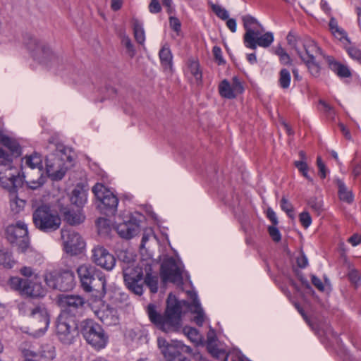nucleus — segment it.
I'll return each instance as SVG.
<instances>
[{"instance_id": "f257e3e1", "label": "nucleus", "mask_w": 361, "mask_h": 361, "mask_svg": "<svg viewBox=\"0 0 361 361\" xmlns=\"http://www.w3.org/2000/svg\"><path fill=\"white\" fill-rule=\"evenodd\" d=\"M166 303L164 314H161L157 306L152 303L147 305V312L149 320L163 331H174L180 326L182 304L185 305L186 302L178 301L174 295L169 294Z\"/></svg>"}, {"instance_id": "f03ea898", "label": "nucleus", "mask_w": 361, "mask_h": 361, "mask_svg": "<svg viewBox=\"0 0 361 361\" xmlns=\"http://www.w3.org/2000/svg\"><path fill=\"white\" fill-rule=\"evenodd\" d=\"M286 39L288 45L295 51L297 55L306 65L311 75L317 77L320 72V66L316 58L319 54H322L317 44L313 40L301 38L292 32L288 34Z\"/></svg>"}, {"instance_id": "7ed1b4c3", "label": "nucleus", "mask_w": 361, "mask_h": 361, "mask_svg": "<svg viewBox=\"0 0 361 361\" xmlns=\"http://www.w3.org/2000/svg\"><path fill=\"white\" fill-rule=\"evenodd\" d=\"M18 311L21 315L30 319L35 331L34 336H41L46 332L50 320L47 310L44 304L27 299L19 303Z\"/></svg>"}, {"instance_id": "20e7f679", "label": "nucleus", "mask_w": 361, "mask_h": 361, "mask_svg": "<svg viewBox=\"0 0 361 361\" xmlns=\"http://www.w3.org/2000/svg\"><path fill=\"white\" fill-rule=\"evenodd\" d=\"M81 286L88 293H94L95 296L103 298L106 294V281L102 271L91 264H82L77 269Z\"/></svg>"}, {"instance_id": "39448f33", "label": "nucleus", "mask_w": 361, "mask_h": 361, "mask_svg": "<svg viewBox=\"0 0 361 361\" xmlns=\"http://www.w3.org/2000/svg\"><path fill=\"white\" fill-rule=\"evenodd\" d=\"M55 147L54 153L46 159V169L51 179L58 180L63 178L68 169L67 163H71L72 159L68 154V149L65 146L57 145Z\"/></svg>"}, {"instance_id": "423d86ee", "label": "nucleus", "mask_w": 361, "mask_h": 361, "mask_svg": "<svg viewBox=\"0 0 361 361\" xmlns=\"http://www.w3.org/2000/svg\"><path fill=\"white\" fill-rule=\"evenodd\" d=\"M12 162L13 158L0 147V183L9 190L20 187L25 180Z\"/></svg>"}, {"instance_id": "0eeeda50", "label": "nucleus", "mask_w": 361, "mask_h": 361, "mask_svg": "<svg viewBox=\"0 0 361 361\" xmlns=\"http://www.w3.org/2000/svg\"><path fill=\"white\" fill-rule=\"evenodd\" d=\"M23 176L27 185L32 189L40 187L43 183L42 159L34 153L23 159Z\"/></svg>"}, {"instance_id": "6e6552de", "label": "nucleus", "mask_w": 361, "mask_h": 361, "mask_svg": "<svg viewBox=\"0 0 361 361\" xmlns=\"http://www.w3.org/2000/svg\"><path fill=\"white\" fill-rule=\"evenodd\" d=\"M120 257L127 267H123L124 282L127 288L137 295H141L143 293V286L142 283V271L139 267H133L134 259L132 255H127L126 252L122 253Z\"/></svg>"}, {"instance_id": "1a4fd4ad", "label": "nucleus", "mask_w": 361, "mask_h": 361, "mask_svg": "<svg viewBox=\"0 0 361 361\" xmlns=\"http://www.w3.org/2000/svg\"><path fill=\"white\" fill-rule=\"evenodd\" d=\"M32 221L37 229L45 233L56 231L61 224L57 212L47 205L38 207L33 212Z\"/></svg>"}, {"instance_id": "9d476101", "label": "nucleus", "mask_w": 361, "mask_h": 361, "mask_svg": "<svg viewBox=\"0 0 361 361\" xmlns=\"http://www.w3.org/2000/svg\"><path fill=\"white\" fill-rule=\"evenodd\" d=\"M25 45L28 50L32 53L35 60L47 66H58L62 61L59 56L52 51L49 46L38 42L36 39L30 37Z\"/></svg>"}, {"instance_id": "9b49d317", "label": "nucleus", "mask_w": 361, "mask_h": 361, "mask_svg": "<svg viewBox=\"0 0 361 361\" xmlns=\"http://www.w3.org/2000/svg\"><path fill=\"white\" fill-rule=\"evenodd\" d=\"M46 284L52 289L67 291L75 285V276L73 271L64 270H47L44 274Z\"/></svg>"}, {"instance_id": "f8f14e48", "label": "nucleus", "mask_w": 361, "mask_h": 361, "mask_svg": "<svg viewBox=\"0 0 361 361\" xmlns=\"http://www.w3.org/2000/svg\"><path fill=\"white\" fill-rule=\"evenodd\" d=\"M157 345L168 361L175 359H178V361H185L186 358L183 357V355L192 353V349L189 346L178 341H172L171 343H169L164 338H158Z\"/></svg>"}, {"instance_id": "ddd939ff", "label": "nucleus", "mask_w": 361, "mask_h": 361, "mask_svg": "<svg viewBox=\"0 0 361 361\" xmlns=\"http://www.w3.org/2000/svg\"><path fill=\"white\" fill-rule=\"evenodd\" d=\"M82 334L87 342L96 349L106 346L108 336L102 327L92 320H85L82 326Z\"/></svg>"}, {"instance_id": "4468645a", "label": "nucleus", "mask_w": 361, "mask_h": 361, "mask_svg": "<svg viewBox=\"0 0 361 361\" xmlns=\"http://www.w3.org/2000/svg\"><path fill=\"white\" fill-rule=\"evenodd\" d=\"M56 332L62 343L71 344L75 334H77V326L73 317L67 312H61L57 318Z\"/></svg>"}, {"instance_id": "2eb2a0df", "label": "nucleus", "mask_w": 361, "mask_h": 361, "mask_svg": "<svg viewBox=\"0 0 361 361\" xmlns=\"http://www.w3.org/2000/svg\"><path fill=\"white\" fill-rule=\"evenodd\" d=\"M92 192L100 202L99 208L107 215L114 214L118 203L117 197L102 183L95 184Z\"/></svg>"}, {"instance_id": "dca6fc26", "label": "nucleus", "mask_w": 361, "mask_h": 361, "mask_svg": "<svg viewBox=\"0 0 361 361\" xmlns=\"http://www.w3.org/2000/svg\"><path fill=\"white\" fill-rule=\"evenodd\" d=\"M6 236L11 243L18 246L20 252H25L29 247V238L27 225L18 221L16 224H11L6 228Z\"/></svg>"}, {"instance_id": "f3484780", "label": "nucleus", "mask_w": 361, "mask_h": 361, "mask_svg": "<svg viewBox=\"0 0 361 361\" xmlns=\"http://www.w3.org/2000/svg\"><path fill=\"white\" fill-rule=\"evenodd\" d=\"M164 283L171 282L176 285L183 283V268L173 257L164 259L160 269Z\"/></svg>"}, {"instance_id": "a211bd4d", "label": "nucleus", "mask_w": 361, "mask_h": 361, "mask_svg": "<svg viewBox=\"0 0 361 361\" xmlns=\"http://www.w3.org/2000/svg\"><path fill=\"white\" fill-rule=\"evenodd\" d=\"M10 286L13 289L20 291L22 295L31 298L42 297L45 293L40 283L20 277L11 278Z\"/></svg>"}, {"instance_id": "6ab92c4d", "label": "nucleus", "mask_w": 361, "mask_h": 361, "mask_svg": "<svg viewBox=\"0 0 361 361\" xmlns=\"http://www.w3.org/2000/svg\"><path fill=\"white\" fill-rule=\"evenodd\" d=\"M61 238L64 251L71 255H76L82 252L85 247L81 235L73 230L62 229Z\"/></svg>"}, {"instance_id": "aec40b11", "label": "nucleus", "mask_w": 361, "mask_h": 361, "mask_svg": "<svg viewBox=\"0 0 361 361\" xmlns=\"http://www.w3.org/2000/svg\"><path fill=\"white\" fill-rule=\"evenodd\" d=\"M94 314L105 325H116L119 322L117 310L109 305L100 302L92 307Z\"/></svg>"}, {"instance_id": "412c9836", "label": "nucleus", "mask_w": 361, "mask_h": 361, "mask_svg": "<svg viewBox=\"0 0 361 361\" xmlns=\"http://www.w3.org/2000/svg\"><path fill=\"white\" fill-rule=\"evenodd\" d=\"M91 259L96 265L111 271L116 264V259L106 248L97 245L92 250Z\"/></svg>"}, {"instance_id": "4be33fe9", "label": "nucleus", "mask_w": 361, "mask_h": 361, "mask_svg": "<svg viewBox=\"0 0 361 361\" xmlns=\"http://www.w3.org/2000/svg\"><path fill=\"white\" fill-rule=\"evenodd\" d=\"M243 90L242 82L237 77H233L231 82L224 79L219 85V93L226 99H234L243 93Z\"/></svg>"}, {"instance_id": "5701e85b", "label": "nucleus", "mask_w": 361, "mask_h": 361, "mask_svg": "<svg viewBox=\"0 0 361 361\" xmlns=\"http://www.w3.org/2000/svg\"><path fill=\"white\" fill-rule=\"evenodd\" d=\"M243 27L245 30L244 34V44L245 46H254L252 42V37H255L260 34V31H264V27L258 22V20L250 15H245L242 17Z\"/></svg>"}, {"instance_id": "b1692460", "label": "nucleus", "mask_w": 361, "mask_h": 361, "mask_svg": "<svg viewBox=\"0 0 361 361\" xmlns=\"http://www.w3.org/2000/svg\"><path fill=\"white\" fill-rule=\"evenodd\" d=\"M59 303L63 308L62 312H73L82 308L85 302L82 297L75 295L63 294L59 296Z\"/></svg>"}, {"instance_id": "393cba45", "label": "nucleus", "mask_w": 361, "mask_h": 361, "mask_svg": "<svg viewBox=\"0 0 361 361\" xmlns=\"http://www.w3.org/2000/svg\"><path fill=\"white\" fill-rule=\"evenodd\" d=\"M118 235L123 238L130 239L140 232L139 224L133 220L119 224L116 228Z\"/></svg>"}, {"instance_id": "a878e982", "label": "nucleus", "mask_w": 361, "mask_h": 361, "mask_svg": "<svg viewBox=\"0 0 361 361\" xmlns=\"http://www.w3.org/2000/svg\"><path fill=\"white\" fill-rule=\"evenodd\" d=\"M0 144H2L8 149L11 154H8L11 158L13 157H18L21 154V147L18 142L6 135H5L0 129Z\"/></svg>"}, {"instance_id": "bb28decb", "label": "nucleus", "mask_w": 361, "mask_h": 361, "mask_svg": "<svg viewBox=\"0 0 361 361\" xmlns=\"http://www.w3.org/2000/svg\"><path fill=\"white\" fill-rule=\"evenodd\" d=\"M262 32V31H260L259 35L252 37V42H251V44H254V46L251 45L245 47L252 49H255L257 46L264 48L269 47L274 42V34L271 32H267L264 34L261 35Z\"/></svg>"}, {"instance_id": "cd10ccee", "label": "nucleus", "mask_w": 361, "mask_h": 361, "mask_svg": "<svg viewBox=\"0 0 361 361\" xmlns=\"http://www.w3.org/2000/svg\"><path fill=\"white\" fill-rule=\"evenodd\" d=\"M193 299L191 304L188 305L189 310L195 314L193 321L198 325L202 326L205 320V314L199 300L195 295H192Z\"/></svg>"}, {"instance_id": "c85d7f7f", "label": "nucleus", "mask_w": 361, "mask_h": 361, "mask_svg": "<svg viewBox=\"0 0 361 361\" xmlns=\"http://www.w3.org/2000/svg\"><path fill=\"white\" fill-rule=\"evenodd\" d=\"M61 212L63 214L65 220L71 225H78L85 220V216L80 209L73 211L66 208H61Z\"/></svg>"}, {"instance_id": "c756f323", "label": "nucleus", "mask_w": 361, "mask_h": 361, "mask_svg": "<svg viewBox=\"0 0 361 361\" xmlns=\"http://www.w3.org/2000/svg\"><path fill=\"white\" fill-rule=\"evenodd\" d=\"M161 66L165 71L171 72L173 68V55L168 44H164L159 53Z\"/></svg>"}, {"instance_id": "7c9ffc66", "label": "nucleus", "mask_w": 361, "mask_h": 361, "mask_svg": "<svg viewBox=\"0 0 361 361\" xmlns=\"http://www.w3.org/2000/svg\"><path fill=\"white\" fill-rule=\"evenodd\" d=\"M327 61L329 68L339 77L348 78L351 75V72L347 66L340 63L331 57H328Z\"/></svg>"}, {"instance_id": "2f4dec72", "label": "nucleus", "mask_w": 361, "mask_h": 361, "mask_svg": "<svg viewBox=\"0 0 361 361\" xmlns=\"http://www.w3.org/2000/svg\"><path fill=\"white\" fill-rule=\"evenodd\" d=\"M70 200L73 204L80 207L84 205L87 200L86 191L81 187H76L71 193Z\"/></svg>"}, {"instance_id": "473e14b6", "label": "nucleus", "mask_w": 361, "mask_h": 361, "mask_svg": "<svg viewBox=\"0 0 361 361\" xmlns=\"http://www.w3.org/2000/svg\"><path fill=\"white\" fill-rule=\"evenodd\" d=\"M329 27L332 34L336 38H338L339 40H342L343 39H344L348 44H350V42L347 37L346 32L338 26V23L334 18H331L330 19Z\"/></svg>"}, {"instance_id": "72a5a7b5", "label": "nucleus", "mask_w": 361, "mask_h": 361, "mask_svg": "<svg viewBox=\"0 0 361 361\" xmlns=\"http://www.w3.org/2000/svg\"><path fill=\"white\" fill-rule=\"evenodd\" d=\"M134 37L137 43L143 44L145 41V34L142 23L136 18L133 19Z\"/></svg>"}, {"instance_id": "f704fd0d", "label": "nucleus", "mask_w": 361, "mask_h": 361, "mask_svg": "<svg viewBox=\"0 0 361 361\" xmlns=\"http://www.w3.org/2000/svg\"><path fill=\"white\" fill-rule=\"evenodd\" d=\"M10 195V206L14 213H19L25 207V202L16 194V189H12Z\"/></svg>"}, {"instance_id": "c9c22d12", "label": "nucleus", "mask_w": 361, "mask_h": 361, "mask_svg": "<svg viewBox=\"0 0 361 361\" xmlns=\"http://www.w3.org/2000/svg\"><path fill=\"white\" fill-rule=\"evenodd\" d=\"M215 341V335L214 331L212 329H210L207 334V348L208 351L212 355L214 358L220 359L221 355H224V353L219 351L216 349L213 343Z\"/></svg>"}, {"instance_id": "e433bc0d", "label": "nucleus", "mask_w": 361, "mask_h": 361, "mask_svg": "<svg viewBox=\"0 0 361 361\" xmlns=\"http://www.w3.org/2000/svg\"><path fill=\"white\" fill-rule=\"evenodd\" d=\"M15 263L11 253L2 245H0V264L6 268H11Z\"/></svg>"}, {"instance_id": "4c0bfd02", "label": "nucleus", "mask_w": 361, "mask_h": 361, "mask_svg": "<svg viewBox=\"0 0 361 361\" xmlns=\"http://www.w3.org/2000/svg\"><path fill=\"white\" fill-rule=\"evenodd\" d=\"M337 183L338 187L339 198L348 203L353 202V197L352 192L348 190L344 183L341 180H338Z\"/></svg>"}, {"instance_id": "58836bf2", "label": "nucleus", "mask_w": 361, "mask_h": 361, "mask_svg": "<svg viewBox=\"0 0 361 361\" xmlns=\"http://www.w3.org/2000/svg\"><path fill=\"white\" fill-rule=\"evenodd\" d=\"M158 281L159 278L157 274H152L148 271L146 272L145 278V283L149 288L152 293H157L158 290Z\"/></svg>"}, {"instance_id": "ea45409f", "label": "nucleus", "mask_w": 361, "mask_h": 361, "mask_svg": "<svg viewBox=\"0 0 361 361\" xmlns=\"http://www.w3.org/2000/svg\"><path fill=\"white\" fill-rule=\"evenodd\" d=\"M185 335L193 343L198 345L202 343V337L198 331L190 326H185L183 329Z\"/></svg>"}, {"instance_id": "a19ab883", "label": "nucleus", "mask_w": 361, "mask_h": 361, "mask_svg": "<svg viewBox=\"0 0 361 361\" xmlns=\"http://www.w3.org/2000/svg\"><path fill=\"white\" fill-rule=\"evenodd\" d=\"M291 75L290 71L283 68L279 72V85L282 89H288L290 87Z\"/></svg>"}, {"instance_id": "79ce46f5", "label": "nucleus", "mask_w": 361, "mask_h": 361, "mask_svg": "<svg viewBox=\"0 0 361 361\" xmlns=\"http://www.w3.org/2000/svg\"><path fill=\"white\" fill-rule=\"evenodd\" d=\"M188 68L191 75L194 76L195 80L197 82H201L202 72L200 70L199 63L195 60H189Z\"/></svg>"}, {"instance_id": "37998d69", "label": "nucleus", "mask_w": 361, "mask_h": 361, "mask_svg": "<svg viewBox=\"0 0 361 361\" xmlns=\"http://www.w3.org/2000/svg\"><path fill=\"white\" fill-rule=\"evenodd\" d=\"M121 37L122 44L126 48L130 56L133 57L135 54V51L133 44L131 42V39L125 32H123L121 35Z\"/></svg>"}, {"instance_id": "c03bdc74", "label": "nucleus", "mask_w": 361, "mask_h": 361, "mask_svg": "<svg viewBox=\"0 0 361 361\" xmlns=\"http://www.w3.org/2000/svg\"><path fill=\"white\" fill-rule=\"evenodd\" d=\"M274 52L279 57L280 61L283 64L287 65L290 63V57L283 47L278 46Z\"/></svg>"}, {"instance_id": "a18cd8bd", "label": "nucleus", "mask_w": 361, "mask_h": 361, "mask_svg": "<svg viewBox=\"0 0 361 361\" xmlns=\"http://www.w3.org/2000/svg\"><path fill=\"white\" fill-rule=\"evenodd\" d=\"M40 353L41 359L51 360L55 358V348L53 346L47 345L43 347Z\"/></svg>"}, {"instance_id": "49530a36", "label": "nucleus", "mask_w": 361, "mask_h": 361, "mask_svg": "<svg viewBox=\"0 0 361 361\" xmlns=\"http://www.w3.org/2000/svg\"><path fill=\"white\" fill-rule=\"evenodd\" d=\"M345 49L349 56L361 64V50L355 47H345Z\"/></svg>"}, {"instance_id": "de8ad7c7", "label": "nucleus", "mask_w": 361, "mask_h": 361, "mask_svg": "<svg viewBox=\"0 0 361 361\" xmlns=\"http://www.w3.org/2000/svg\"><path fill=\"white\" fill-rule=\"evenodd\" d=\"M281 207L290 219H294L295 215L293 205L286 197L281 199Z\"/></svg>"}, {"instance_id": "09e8293b", "label": "nucleus", "mask_w": 361, "mask_h": 361, "mask_svg": "<svg viewBox=\"0 0 361 361\" xmlns=\"http://www.w3.org/2000/svg\"><path fill=\"white\" fill-rule=\"evenodd\" d=\"M212 8L213 12L221 20H227L229 17L228 11L218 4H212Z\"/></svg>"}, {"instance_id": "8fccbe9b", "label": "nucleus", "mask_w": 361, "mask_h": 361, "mask_svg": "<svg viewBox=\"0 0 361 361\" xmlns=\"http://www.w3.org/2000/svg\"><path fill=\"white\" fill-rule=\"evenodd\" d=\"M231 359V361H245V356L238 350H233L231 351L224 358V361Z\"/></svg>"}, {"instance_id": "3c124183", "label": "nucleus", "mask_w": 361, "mask_h": 361, "mask_svg": "<svg viewBox=\"0 0 361 361\" xmlns=\"http://www.w3.org/2000/svg\"><path fill=\"white\" fill-rule=\"evenodd\" d=\"M268 232L274 242H279L281 240V235L279 230L276 227V225L269 226L268 227Z\"/></svg>"}, {"instance_id": "603ef678", "label": "nucleus", "mask_w": 361, "mask_h": 361, "mask_svg": "<svg viewBox=\"0 0 361 361\" xmlns=\"http://www.w3.org/2000/svg\"><path fill=\"white\" fill-rule=\"evenodd\" d=\"M348 279L357 288L360 284V276L357 270L353 269L348 273Z\"/></svg>"}, {"instance_id": "864d4df0", "label": "nucleus", "mask_w": 361, "mask_h": 361, "mask_svg": "<svg viewBox=\"0 0 361 361\" xmlns=\"http://www.w3.org/2000/svg\"><path fill=\"white\" fill-rule=\"evenodd\" d=\"M301 224L305 228H308L312 224V218L307 212H303L299 215Z\"/></svg>"}, {"instance_id": "5fc2aeb1", "label": "nucleus", "mask_w": 361, "mask_h": 361, "mask_svg": "<svg viewBox=\"0 0 361 361\" xmlns=\"http://www.w3.org/2000/svg\"><path fill=\"white\" fill-rule=\"evenodd\" d=\"M308 205L315 212L319 214L322 210V203L317 198H311L308 201Z\"/></svg>"}, {"instance_id": "6e6d98bb", "label": "nucleus", "mask_w": 361, "mask_h": 361, "mask_svg": "<svg viewBox=\"0 0 361 361\" xmlns=\"http://www.w3.org/2000/svg\"><path fill=\"white\" fill-rule=\"evenodd\" d=\"M21 353L25 357V361H32V358H35L37 356L36 353L30 349H22Z\"/></svg>"}, {"instance_id": "4d7b16f0", "label": "nucleus", "mask_w": 361, "mask_h": 361, "mask_svg": "<svg viewBox=\"0 0 361 361\" xmlns=\"http://www.w3.org/2000/svg\"><path fill=\"white\" fill-rule=\"evenodd\" d=\"M169 24L170 27L176 32H178L180 30L181 24L180 20L176 18L171 16L169 18Z\"/></svg>"}, {"instance_id": "13d9d810", "label": "nucleus", "mask_w": 361, "mask_h": 361, "mask_svg": "<svg viewBox=\"0 0 361 361\" xmlns=\"http://www.w3.org/2000/svg\"><path fill=\"white\" fill-rule=\"evenodd\" d=\"M161 10V5L158 0H151L149 5V11L152 13H157Z\"/></svg>"}, {"instance_id": "bf43d9fd", "label": "nucleus", "mask_w": 361, "mask_h": 361, "mask_svg": "<svg viewBox=\"0 0 361 361\" xmlns=\"http://www.w3.org/2000/svg\"><path fill=\"white\" fill-rule=\"evenodd\" d=\"M19 272L20 273V274L27 278L32 277L33 276L35 277L37 276L35 271L30 267H23L19 270Z\"/></svg>"}, {"instance_id": "052dcab7", "label": "nucleus", "mask_w": 361, "mask_h": 361, "mask_svg": "<svg viewBox=\"0 0 361 361\" xmlns=\"http://www.w3.org/2000/svg\"><path fill=\"white\" fill-rule=\"evenodd\" d=\"M297 264L300 268H305L308 264V260L307 257L304 255L303 252H301L300 255L296 259Z\"/></svg>"}, {"instance_id": "680f3d73", "label": "nucleus", "mask_w": 361, "mask_h": 361, "mask_svg": "<svg viewBox=\"0 0 361 361\" xmlns=\"http://www.w3.org/2000/svg\"><path fill=\"white\" fill-rule=\"evenodd\" d=\"M212 52L215 59L219 61V64L224 62L222 57V51L220 47L217 46L214 47Z\"/></svg>"}, {"instance_id": "e2e57ef3", "label": "nucleus", "mask_w": 361, "mask_h": 361, "mask_svg": "<svg viewBox=\"0 0 361 361\" xmlns=\"http://www.w3.org/2000/svg\"><path fill=\"white\" fill-rule=\"evenodd\" d=\"M295 166L298 169V171L302 173L306 171H308V166L305 161H295L294 162Z\"/></svg>"}, {"instance_id": "0e129e2a", "label": "nucleus", "mask_w": 361, "mask_h": 361, "mask_svg": "<svg viewBox=\"0 0 361 361\" xmlns=\"http://www.w3.org/2000/svg\"><path fill=\"white\" fill-rule=\"evenodd\" d=\"M312 283L318 290H324V286L322 281L314 275L312 276Z\"/></svg>"}, {"instance_id": "69168bd1", "label": "nucleus", "mask_w": 361, "mask_h": 361, "mask_svg": "<svg viewBox=\"0 0 361 361\" xmlns=\"http://www.w3.org/2000/svg\"><path fill=\"white\" fill-rule=\"evenodd\" d=\"M267 216L274 225L278 224V219L276 214L271 208L267 209Z\"/></svg>"}, {"instance_id": "338daca9", "label": "nucleus", "mask_w": 361, "mask_h": 361, "mask_svg": "<svg viewBox=\"0 0 361 361\" xmlns=\"http://www.w3.org/2000/svg\"><path fill=\"white\" fill-rule=\"evenodd\" d=\"M226 25L232 32H236L237 25L236 21L234 18H228L226 21Z\"/></svg>"}, {"instance_id": "774afa93", "label": "nucleus", "mask_w": 361, "mask_h": 361, "mask_svg": "<svg viewBox=\"0 0 361 361\" xmlns=\"http://www.w3.org/2000/svg\"><path fill=\"white\" fill-rule=\"evenodd\" d=\"M348 242L351 243L353 246H356L361 243V235L354 234L348 238Z\"/></svg>"}]
</instances>
